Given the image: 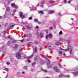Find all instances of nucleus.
I'll return each mask as SVG.
<instances>
[{
  "mask_svg": "<svg viewBox=\"0 0 78 78\" xmlns=\"http://www.w3.org/2000/svg\"><path fill=\"white\" fill-rule=\"evenodd\" d=\"M44 58L45 59H46V60L48 61V62L47 63V64L48 69H49V68H52V65L50 64V61L49 60V59L47 58V57H45Z\"/></svg>",
  "mask_w": 78,
  "mask_h": 78,
  "instance_id": "obj_1",
  "label": "nucleus"
},
{
  "mask_svg": "<svg viewBox=\"0 0 78 78\" xmlns=\"http://www.w3.org/2000/svg\"><path fill=\"white\" fill-rule=\"evenodd\" d=\"M22 55V53L20 52H18L16 54V57L17 59H21V55Z\"/></svg>",
  "mask_w": 78,
  "mask_h": 78,
  "instance_id": "obj_2",
  "label": "nucleus"
},
{
  "mask_svg": "<svg viewBox=\"0 0 78 78\" xmlns=\"http://www.w3.org/2000/svg\"><path fill=\"white\" fill-rule=\"evenodd\" d=\"M66 50H68V51L69 50H70V55H72V50H73V48L72 46H68V49H66Z\"/></svg>",
  "mask_w": 78,
  "mask_h": 78,
  "instance_id": "obj_3",
  "label": "nucleus"
},
{
  "mask_svg": "<svg viewBox=\"0 0 78 78\" xmlns=\"http://www.w3.org/2000/svg\"><path fill=\"white\" fill-rule=\"evenodd\" d=\"M62 38H60V40L56 43H55V44L56 45H58V46L61 45V42H60V41H62Z\"/></svg>",
  "mask_w": 78,
  "mask_h": 78,
  "instance_id": "obj_4",
  "label": "nucleus"
},
{
  "mask_svg": "<svg viewBox=\"0 0 78 78\" xmlns=\"http://www.w3.org/2000/svg\"><path fill=\"white\" fill-rule=\"evenodd\" d=\"M20 16L21 19H24V18H25V16L23 15V12H20Z\"/></svg>",
  "mask_w": 78,
  "mask_h": 78,
  "instance_id": "obj_5",
  "label": "nucleus"
},
{
  "mask_svg": "<svg viewBox=\"0 0 78 78\" xmlns=\"http://www.w3.org/2000/svg\"><path fill=\"white\" fill-rule=\"evenodd\" d=\"M53 69L56 72H59V69H58L57 66H54L53 68Z\"/></svg>",
  "mask_w": 78,
  "mask_h": 78,
  "instance_id": "obj_6",
  "label": "nucleus"
},
{
  "mask_svg": "<svg viewBox=\"0 0 78 78\" xmlns=\"http://www.w3.org/2000/svg\"><path fill=\"white\" fill-rule=\"evenodd\" d=\"M10 8L8 7H7V8H6V12H5V16H6V13H7V12H9V11H10Z\"/></svg>",
  "mask_w": 78,
  "mask_h": 78,
  "instance_id": "obj_7",
  "label": "nucleus"
},
{
  "mask_svg": "<svg viewBox=\"0 0 78 78\" xmlns=\"http://www.w3.org/2000/svg\"><path fill=\"white\" fill-rule=\"evenodd\" d=\"M26 27L27 28L28 30H33V28L31 27H30L26 25Z\"/></svg>",
  "mask_w": 78,
  "mask_h": 78,
  "instance_id": "obj_8",
  "label": "nucleus"
},
{
  "mask_svg": "<svg viewBox=\"0 0 78 78\" xmlns=\"http://www.w3.org/2000/svg\"><path fill=\"white\" fill-rule=\"evenodd\" d=\"M30 8L31 10H32V11H36V7H34L33 6L32 8L30 7Z\"/></svg>",
  "mask_w": 78,
  "mask_h": 78,
  "instance_id": "obj_9",
  "label": "nucleus"
},
{
  "mask_svg": "<svg viewBox=\"0 0 78 78\" xmlns=\"http://www.w3.org/2000/svg\"><path fill=\"white\" fill-rule=\"evenodd\" d=\"M33 56H34V53H33L29 57H28L27 58V59H31L32 58H33Z\"/></svg>",
  "mask_w": 78,
  "mask_h": 78,
  "instance_id": "obj_10",
  "label": "nucleus"
},
{
  "mask_svg": "<svg viewBox=\"0 0 78 78\" xmlns=\"http://www.w3.org/2000/svg\"><path fill=\"white\" fill-rule=\"evenodd\" d=\"M18 48V45L17 44H16L15 46L13 47V48L15 50H17Z\"/></svg>",
  "mask_w": 78,
  "mask_h": 78,
  "instance_id": "obj_11",
  "label": "nucleus"
},
{
  "mask_svg": "<svg viewBox=\"0 0 78 78\" xmlns=\"http://www.w3.org/2000/svg\"><path fill=\"white\" fill-rule=\"evenodd\" d=\"M73 73L74 74L75 76H77L78 75V71H77V72H73Z\"/></svg>",
  "mask_w": 78,
  "mask_h": 78,
  "instance_id": "obj_12",
  "label": "nucleus"
},
{
  "mask_svg": "<svg viewBox=\"0 0 78 78\" xmlns=\"http://www.w3.org/2000/svg\"><path fill=\"white\" fill-rule=\"evenodd\" d=\"M38 14H44V12L43 11L40 10L38 11Z\"/></svg>",
  "mask_w": 78,
  "mask_h": 78,
  "instance_id": "obj_13",
  "label": "nucleus"
},
{
  "mask_svg": "<svg viewBox=\"0 0 78 78\" xmlns=\"http://www.w3.org/2000/svg\"><path fill=\"white\" fill-rule=\"evenodd\" d=\"M59 48L61 50H64V51H69V49H64L62 48H61V47H60Z\"/></svg>",
  "mask_w": 78,
  "mask_h": 78,
  "instance_id": "obj_14",
  "label": "nucleus"
},
{
  "mask_svg": "<svg viewBox=\"0 0 78 78\" xmlns=\"http://www.w3.org/2000/svg\"><path fill=\"white\" fill-rule=\"evenodd\" d=\"M48 12L49 14H53L54 12V11L53 10H49Z\"/></svg>",
  "mask_w": 78,
  "mask_h": 78,
  "instance_id": "obj_15",
  "label": "nucleus"
},
{
  "mask_svg": "<svg viewBox=\"0 0 78 78\" xmlns=\"http://www.w3.org/2000/svg\"><path fill=\"white\" fill-rule=\"evenodd\" d=\"M27 36L28 37H30L31 36V34H27Z\"/></svg>",
  "mask_w": 78,
  "mask_h": 78,
  "instance_id": "obj_16",
  "label": "nucleus"
},
{
  "mask_svg": "<svg viewBox=\"0 0 78 78\" xmlns=\"http://www.w3.org/2000/svg\"><path fill=\"white\" fill-rule=\"evenodd\" d=\"M40 37L41 38L43 37H44V34L42 33H41L40 34Z\"/></svg>",
  "mask_w": 78,
  "mask_h": 78,
  "instance_id": "obj_17",
  "label": "nucleus"
},
{
  "mask_svg": "<svg viewBox=\"0 0 78 78\" xmlns=\"http://www.w3.org/2000/svg\"><path fill=\"white\" fill-rule=\"evenodd\" d=\"M16 12V10H14L13 13L12 14V16H14V15H15L14 13H15V12Z\"/></svg>",
  "mask_w": 78,
  "mask_h": 78,
  "instance_id": "obj_18",
  "label": "nucleus"
},
{
  "mask_svg": "<svg viewBox=\"0 0 78 78\" xmlns=\"http://www.w3.org/2000/svg\"><path fill=\"white\" fill-rule=\"evenodd\" d=\"M48 36H49V37H50V38H52V35H51V34H49L48 35Z\"/></svg>",
  "mask_w": 78,
  "mask_h": 78,
  "instance_id": "obj_19",
  "label": "nucleus"
},
{
  "mask_svg": "<svg viewBox=\"0 0 78 78\" xmlns=\"http://www.w3.org/2000/svg\"><path fill=\"white\" fill-rule=\"evenodd\" d=\"M40 62L41 64H44V61L42 60H41L40 61Z\"/></svg>",
  "mask_w": 78,
  "mask_h": 78,
  "instance_id": "obj_20",
  "label": "nucleus"
},
{
  "mask_svg": "<svg viewBox=\"0 0 78 78\" xmlns=\"http://www.w3.org/2000/svg\"><path fill=\"white\" fill-rule=\"evenodd\" d=\"M10 41H8L7 42V45H8V46H9V45H10V44H11L10 43Z\"/></svg>",
  "mask_w": 78,
  "mask_h": 78,
  "instance_id": "obj_21",
  "label": "nucleus"
},
{
  "mask_svg": "<svg viewBox=\"0 0 78 78\" xmlns=\"http://www.w3.org/2000/svg\"><path fill=\"white\" fill-rule=\"evenodd\" d=\"M16 40L13 41L11 42V43H12V44H16Z\"/></svg>",
  "mask_w": 78,
  "mask_h": 78,
  "instance_id": "obj_22",
  "label": "nucleus"
},
{
  "mask_svg": "<svg viewBox=\"0 0 78 78\" xmlns=\"http://www.w3.org/2000/svg\"><path fill=\"white\" fill-rule=\"evenodd\" d=\"M37 47H36L35 48V51H34V52L35 53H37Z\"/></svg>",
  "mask_w": 78,
  "mask_h": 78,
  "instance_id": "obj_23",
  "label": "nucleus"
},
{
  "mask_svg": "<svg viewBox=\"0 0 78 78\" xmlns=\"http://www.w3.org/2000/svg\"><path fill=\"white\" fill-rule=\"evenodd\" d=\"M4 47L3 46L1 48H0V51H2L3 50H4V49H3Z\"/></svg>",
  "mask_w": 78,
  "mask_h": 78,
  "instance_id": "obj_24",
  "label": "nucleus"
},
{
  "mask_svg": "<svg viewBox=\"0 0 78 78\" xmlns=\"http://www.w3.org/2000/svg\"><path fill=\"white\" fill-rule=\"evenodd\" d=\"M66 42H67L68 43V45H69V44H70V43L69 40H67L66 41Z\"/></svg>",
  "mask_w": 78,
  "mask_h": 78,
  "instance_id": "obj_25",
  "label": "nucleus"
},
{
  "mask_svg": "<svg viewBox=\"0 0 78 78\" xmlns=\"http://www.w3.org/2000/svg\"><path fill=\"white\" fill-rule=\"evenodd\" d=\"M34 22H38V20L37 19H34Z\"/></svg>",
  "mask_w": 78,
  "mask_h": 78,
  "instance_id": "obj_26",
  "label": "nucleus"
},
{
  "mask_svg": "<svg viewBox=\"0 0 78 78\" xmlns=\"http://www.w3.org/2000/svg\"><path fill=\"white\" fill-rule=\"evenodd\" d=\"M7 31L6 30L5 31H4L3 32H2L3 35H5V34H6V33H7V32H6Z\"/></svg>",
  "mask_w": 78,
  "mask_h": 78,
  "instance_id": "obj_27",
  "label": "nucleus"
},
{
  "mask_svg": "<svg viewBox=\"0 0 78 78\" xmlns=\"http://www.w3.org/2000/svg\"><path fill=\"white\" fill-rule=\"evenodd\" d=\"M36 62H34L32 63V66H34L35 65H36Z\"/></svg>",
  "mask_w": 78,
  "mask_h": 78,
  "instance_id": "obj_28",
  "label": "nucleus"
},
{
  "mask_svg": "<svg viewBox=\"0 0 78 78\" xmlns=\"http://www.w3.org/2000/svg\"><path fill=\"white\" fill-rule=\"evenodd\" d=\"M34 44H35L36 45H37V44H38V41H35L34 42Z\"/></svg>",
  "mask_w": 78,
  "mask_h": 78,
  "instance_id": "obj_29",
  "label": "nucleus"
},
{
  "mask_svg": "<svg viewBox=\"0 0 78 78\" xmlns=\"http://www.w3.org/2000/svg\"><path fill=\"white\" fill-rule=\"evenodd\" d=\"M27 5V6H28V7L29 8H30V5H30V3H29V2H27V3H26Z\"/></svg>",
  "mask_w": 78,
  "mask_h": 78,
  "instance_id": "obj_30",
  "label": "nucleus"
},
{
  "mask_svg": "<svg viewBox=\"0 0 78 78\" xmlns=\"http://www.w3.org/2000/svg\"><path fill=\"white\" fill-rule=\"evenodd\" d=\"M42 71H43L44 72H47V70H44V69H42V68H41Z\"/></svg>",
  "mask_w": 78,
  "mask_h": 78,
  "instance_id": "obj_31",
  "label": "nucleus"
},
{
  "mask_svg": "<svg viewBox=\"0 0 78 78\" xmlns=\"http://www.w3.org/2000/svg\"><path fill=\"white\" fill-rule=\"evenodd\" d=\"M50 3H55V1L52 0L50 1Z\"/></svg>",
  "mask_w": 78,
  "mask_h": 78,
  "instance_id": "obj_32",
  "label": "nucleus"
},
{
  "mask_svg": "<svg viewBox=\"0 0 78 78\" xmlns=\"http://www.w3.org/2000/svg\"><path fill=\"white\" fill-rule=\"evenodd\" d=\"M14 26H15V25H14L12 26H9V27L10 28H12L13 27H14Z\"/></svg>",
  "mask_w": 78,
  "mask_h": 78,
  "instance_id": "obj_33",
  "label": "nucleus"
},
{
  "mask_svg": "<svg viewBox=\"0 0 78 78\" xmlns=\"http://www.w3.org/2000/svg\"><path fill=\"white\" fill-rule=\"evenodd\" d=\"M45 1H41V4H44V3H45Z\"/></svg>",
  "mask_w": 78,
  "mask_h": 78,
  "instance_id": "obj_34",
  "label": "nucleus"
},
{
  "mask_svg": "<svg viewBox=\"0 0 78 78\" xmlns=\"http://www.w3.org/2000/svg\"><path fill=\"white\" fill-rule=\"evenodd\" d=\"M58 65L59 67H61V68H62V67L61 66V64H60V63H59V62L58 63Z\"/></svg>",
  "mask_w": 78,
  "mask_h": 78,
  "instance_id": "obj_35",
  "label": "nucleus"
},
{
  "mask_svg": "<svg viewBox=\"0 0 78 78\" xmlns=\"http://www.w3.org/2000/svg\"><path fill=\"white\" fill-rule=\"evenodd\" d=\"M9 39H10V40H12V41H13V40H14V39H13V38H12V37H10L9 38Z\"/></svg>",
  "mask_w": 78,
  "mask_h": 78,
  "instance_id": "obj_36",
  "label": "nucleus"
},
{
  "mask_svg": "<svg viewBox=\"0 0 78 78\" xmlns=\"http://www.w3.org/2000/svg\"><path fill=\"white\" fill-rule=\"evenodd\" d=\"M5 70L7 71V72H8L9 71V69L6 68H5Z\"/></svg>",
  "mask_w": 78,
  "mask_h": 78,
  "instance_id": "obj_37",
  "label": "nucleus"
},
{
  "mask_svg": "<svg viewBox=\"0 0 78 78\" xmlns=\"http://www.w3.org/2000/svg\"><path fill=\"white\" fill-rule=\"evenodd\" d=\"M34 60H35V61H37V56L35 57Z\"/></svg>",
  "mask_w": 78,
  "mask_h": 78,
  "instance_id": "obj_38",
  "label": "nucleus"
},
{
  "mask_svg": "<svg viewBox=\"0 0 78 78\" xmlns=\"http://www.w3.org/2000/svg\"><path fill=\"white\" fill-rule=\"evenodd\" d=\"M47 46H48V47H51V44H48L47 45Z\"/></svg>",
  "mask_w": 78,
  "mask_h": 78,
  "instance_id": "obj_39",
  "label": "nucleus"
},
{
  "mask_svg": "<svg viewBox=\"0 0 78 78\" xmlns=\"http://www.w3.org/2000/svg\"><path fill=\"white\" fill-rule=\"evenodd\" d=\"M11 5L12 7H14L15 5V4H14L12 3V4Z\"/></svg>",
  "mask_w": 78,
  "mask_h": 78,
  "instance_id": "obj_40",
  "label": "nucleus"
},
{
  "mask_svg": "<svg viewBox=\"0 0 78 78\" xmlns=\"http://www.w3.org/2000/svg\"><path fill=\"white\" fill-rule=\"evenodd\" d=\"M65 77H67L68 78H69V77H70V76L69 75H65Z\"/></svg>",
  "mask_w": 78,
  "mask_h": 78,
  "instance_id": "obj_41",
  "label": "nucleus"
},
{
  "mask_svg": "<svg viewBox=\"0 0 78 78\" xmlns=\"http://www.w3.org/2000/svg\"><path fill=\"white\" fill-rule=\"evenodd\" d=\"M59 54H60V55H62V52L61 51H59Z\"/></svg>",
  "mask_w": 78,
  "mask_h": 78,
  "instance_id": "obj_42",
  "label": "nucleus"
},
{
  "mask_svg": "<svg viewBox=\"0 0 78 78\" xmlns=\"http://www.w3.org/2000/svg\"><path fill=\"white\" fill-rule=\"evenodd\" d=\"M24 69H25V70H27V66H25L24 67Z\"/></svg>",
  "mask_w": 78,
  "mask_h": 78,
  "instance_id": "obj_43",
  "label": "nucleus"
},
{
  "mask_svg": "<svg viewBox=\"0 0 78 78\" xmlns=\"http://www.w3.org/2000/svg\"><path fill=\"white\" fill-rule=\"evenodd\" d=\"M29 20H32L33 19V18H32V17H30L28 18Z\"/></svg>",
  "mask_w": 78,
  "mask_h": 78,
  "instance_id": "obj_44",
  "label": "nucleus"
},
{
  "mask_svg": "<svg viewBox=\"0 0 78 78\" xmlns=\"http://www.w3.org/2000/svg\"><path fill=\"white\" fill-rule=\"evenodd\" d=\"M14 7H15L16 9L18 8V6L16 5H15Z\"/></svg>",
  "mask_w": 78,
  "mask_h": 78,
  "instance_id": "obj_45",
  "label": "nucleus"
},
{
  "mask_svg": "<svg viewBox=\"0 0 78 78\" xmlns=\"http://www.w3.org/2000/svg\"><path fill=\"white\" fill-rule=\"evenodd\" d=\"M63 75L62 74H61L59 76V77H62Z\"/></svg>",
  "mask_w": 78,
  "mask_h": 78,
  "instance_id": "obj_46",
  "label": "nucleus"
},
{
  "mask_svg": "<svg viewBox=\"0 0 78 78\" xmlns=\"http://www.w3.org/2000/svg\"><path fill=\"white\" fill-rule=\"evenodd\" d=\"M25 40V39H23L22 40H21V42H23V41H24V40Z\"/></svg>",
  "mask_w": 78,
  "mask_h": 78,
  "instance_id": "obj_47",
  "label": "nucleus"
},
{
  "mask_svg": "<svg viewBox=\"0 0 78 78\" xmlns=\"http://www.w3.org/2000/svg\"><path fill=\"white\" fill-rule=\"evenodd\" d=\"M3 18H4V16H0V19H3Z\"/></svg>",
  "mask_w": 78,
  "mask_h": 78,
  "instance_id": "obj_48",
  "label": "nucleus"
},
{
  "mask_svg": "<svg viewBox=\"0 0 78 78\" xmlns=\"http://www.w3.org/2000/svg\"><path fill=\"white\" fill-rule=\"evenodd\" d=\"M11 2L10 0H9L8 1V3H10V2Z\"/></svg>",
  "mask_w": 78,
  "mask_h": 78,
  "instance_id": "obj_49",
  "label": "nucleus"
},
{
  "mask_svg": "<svg viewBox=\"0 0 78 78\" xmlns=\"http://www.w3.org/2000/svg\"><path fill=\"white\" fill-rule=\"evenodd\" d=\"M49 36L48 35H47L46 36V39H48V37Z\"/></svg>",
  "mask_w": 78,
  "mask_h": 78,
  "instance_id": "obj_50",
  "label": "nucleus"
},
{
  "mask_svg": "<svg viewBox=\"0 0 78 78\" xmlns=\"http://www.w3.org/2000/svg\"><path fill=\"white\" fill-rule=\"evenodd\" d=\"M78 9V7H76L75 8V10H76V9Z\"/></svg>",
  "mask_w": 78,
  "mask_h": 78,
  "instance_id": "obj_51",
  "label": "nucleus"
},
{
  "mask_svg": "<svg viewBox=\"0 0 78 78\" xmlns=\"http://www.w3.org/2000/svg\"><path fill=\"white\" fill-rule=\"evenodd\" d=\"M28 62H29L30 63V62H31V60H30V59H28Z\"/></svg>",
  "mask_w": 78,
  "mask_h": 78,
  "instance_id": "obj_52",
  "label": "nucleus"
},
{
  "mask_svg": "<svg viewBox=\"0 0 78 78\" xmlns=\"http://www.w3.org/2000/svg\"><path fill=\"white\" fill-rule=\"evenodd\" d=\"M50 30H53V27H51L50 28Z\"/></svg>",
  "mask_w": 78,
  "mask_h": 78,
  "instance_id": "obj_53",
  "label": "nucleus"
},
{
  "mask_svg": "<svg viewBox=\"0 0 78 78\" xmlns=\"http://www.w3.org/2000/svg\"><path fill=\"white\" fill-rule=\"evenodd\" d=\"M37 22L38 24H41V22L39 21V22L38 21V22Z\"/></svg>",
  "mask_w": 78,
  "mask_h": 78,
  "instance_id": "obj_54",
  "label": "nucleus"
},
{
  "mask_svg": "<svg viewBox=\"0 0 78 78\" xmlns=\"http://www.w3.org/2000/svg\"><path fill=\"white\" fill-rule=\"evenodd\" d=\"M6 64L8 65V66H9V62H7Z\"/></svg>",
  "mask_w": 78,
  "mask_h": 78,
  "instance_id": "obj_55",
  "label": "nucleus"
},
{
  "mask_svg": "<svg viewBox=\"0 0 78 78\" xmlns=\"http://www.w3.org/2000/svg\"><path fill=\"white\" fill-rule=\"evenodd\" d=\"M7 26H8V23H6V24H5V26L6 27Z\"/></svg>",
  "mask_w": 78,
  "mask_h": 78,
  "instance_id": "obj_56",
  "label": "nucleus"
},
{
  "mask_svg": "<svg viewBox=\"0 0 78 78\" xmlns=\"http://www.w3.org/2000/svg\"><path fill=\"white\" fill-rule=\"evenodd\" d=\"M71 2V0H69L68 2V3H70Z\"/></svg>",
  "mask_w": 78,
  "mask_h": 78,
  "instance_id": "obj_57",
  "label": "nucleus"
},
{
  "mask_svg": "<svg viewBox=\"0 0 78 78\" xmlns=\"http://www.w3.org/2000/svg\"><path fill=\"white\" fill-rule=\"evenodd\" d=\"M27 56H26V55H24V58H27Z\"/></svg>",
  "mask_w": 78,
  "mask_h": 78,
  "instance_id": "obj_58",
  "label": "nucleus"
},
{
  "mask_svg": "<svg viewBox=\"0 0 78 78\" xmlns=\"http://www.w3.org/2000/svg\"><path fill=\"white\" fill-rule=\"evenodd\" d=\"M40 6L42 8H44V5H41Z\"/></svg>",
  "mask_w": 78,
  "mask_h": 78,
  "instance_id": "obj_59",
  "label": "nucleus"
},
{
  "mask_svg": "<svg viewBox=\"0 0 78 78\" xmlns=\"http://www.w3.org/2000/svg\"><path fill=\"white\" fill-rule=\"evenodd\" d=\"M64 3H67V1L66 0H64Z\"/></svg>",
  "mask_w": 78,
  "mask_h": 78,
  "instance_id": "obj_60",
  "label": "nucleus"
},
{
  "mask_svg": "<svg viewBox=\"0 0 78 78\" xmlns=\"http://www.w3.org/2000/svg\"><path fill=\"white\" fill-rule=\"evenodd\" d=\"M58 16H61V14L58 13Z\"/></svg>",
  "mask_w": 78,
  "mask_h": 78,
  "instance_id": "obj_61",
  "label": "nucleus"
},
{
  "mask_svg": "<svg viewBox=\"0 0 78 78\" xmlns=\"http://www.w3.org/2000/svg\"><path fill=\"white\" fill-rule=\"evenodd\" d=\"M59 34H60V35L62 34V32H59Z\"/></svg>",
  "mask_w": 78,
  "mask_h": 78,
  "instance_id": "obj_62",
  "label": "nucleus"
},
{
  "mask_svg": "<svg viewBox=\"0 0 78 78\" xmlns=\"http://www.w3.org/2000/svg\"><path fill=\"white\" fill-rule=\"evenodd\" d=\"M36 28H37V29H38V28H39V27L37 26H36Z\"/></svg>",
  "mask_w": 78,
  "mask_h": 78,
  "instance_id": "obj_63",
  "label": "nucleus"
},
{
  "mask_svg": "<svg viewBox=\"0 0 78 78\" xmlns=\"http://www.w3.org/2000/svg\"><path fill=\"white\" fill-rule=\"evenodd\" d=\"M46 32L47 33H48V30H46Z\"/></svg>",
  "mask_w": 78,
  "mask_h": 78,
  "instance_id": "obj_64",
  "label": "nucleus"
}]
</instances>
